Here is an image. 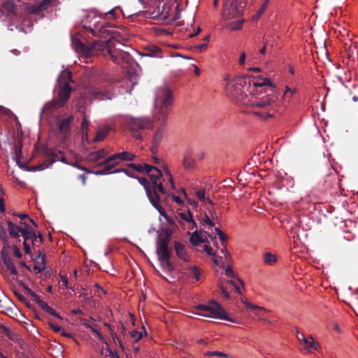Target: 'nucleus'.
<instances>
[{"label":"nucleus","instance_id":"1","mask_svg":"<svg viewBox=\"0 0 358 358\" xmlns=\"http://www.w3.org/2000/svg\"><path fill=\"white\" fill-rule=\"evenodd\" d=\"M174 98L171 90L167 87H161L155 92L152 109V120L149 118L129 117L127 120L128 127L136 138H141L138 129H150L154 124H167L169 115L171 112Z\"/></svg>","mask_w":358,"mask_h":358},{"label":"nucleus","instance_id":"2","mask_svg":"<svg viewBox=\"0 0 358 358\" xmlns=\"http://www.w3.org/2000/svg\"><path fill=\"white\" fill-rule=\"evenodd\" d=\"M217 236L222 241V248L220 251L213 252V249L205 245L203 250L208 255L212 256V260L214 264L218 266L222 267L224 269V275L227 279L222 278L219 281V292L225 298H229V294L227 292L228 285H231L234 287L235 291L237 293L241 292V288L243 287V282L238 278H237L231 270V268L227 265L229 262L230 257L227 251L225 241L227 240V235L220 231L218 228L215 229Z\"/></svg>","mask_w":358,"mask_h":358},{"label":"nucleus","instance_id":"3","mask_svg":"<svg viewBox=\"0 0 358 358\" xmlns=\"http://www.w3.org/2000/svg\"><path fill=\"white\" fill-rule=\"evenodd\" d=\"M277 99L274 87H268V90L259 91L255 87L250 88L248 94H245V99H243V102L253 108L264 110L262 112H254V114L261 119L266 120L273 115L275 109L273 106Z\"/></svg>","mask_w":358,"mask_h":358},{"label":"nucleus","instance_id":"4","mask_svg":"<svg viewBox=\"0 0 358 358\" xmlns=\"http://www.w3.org/2000/svg\"><path fill=\"white\" fill-rule=\"evenodd\" d=\"M71 80V72L64 71L58 78L57 96L52 101L46 103L43 108V113H51L64 106L69 100L71 94L69 82Z\"/></svg>","mask_w":358,"mask_h":358},{"label":"nucleus","instance_id":"5","mask_svg":"<svg viewBox=\"0 0 358 358\" xmlns=\"http://www.w3.org/2000/svg\"><path fill=\"white\" fill-rule=\"evenodd\" d=\"M7 224L8 233L11 237L15 238H19V234L21 233L24 238L23 245L24 252L26 255H31V248L29 244V240L31 237L34 236V245L38 244L40 243V240L36 239L35 235L33 234V232H31V227L26 222H21L20 226H17L10 221H8Z\"/></svg>","mask_w":358,"mask_h":358},{"label":"nucleus","instance_id":"6","mask_svg":"<svg viewBox=\"0 0 358 358\" xmlns=\"http://www.w3.org/2000/svg\"><path fill=\"white\" fill-rule=\"evenodd\" d=\"M225 80L227 94L243 101L245 99V94H248V79L239 76L234 78H226Z\"/></svg>","mask_w":358,"mask_h":358},{"label":"nucleus","instance_id":"7","mask_svg":"<svg viewBox=\"0 0 358 358\" xmlns=\"http://www.w3.org/2000/svg\"><path fill=\"white\" fill-rule=\"evenodd\" d=\"M201 313L197 315L219 320H227L234 322V320L228 317L226 311L222 306L215 301H210L207 304L199 305L196 307Z\"/></svg>","mask_w":358,"mask_h":358},{"label":"nucleus","instance_id":"8","mask_svg":"<svg viewBox=\"0 0 358 358\" xmlns=\"http://www.w3.org/2000/svg\"><path fill=\"white\" fill-rule=\"evenodd\" d=\"M103 15L95 10H90L82 20L83 26L93 35L96 36L105 27Z\"/></svg>","mask_w":358,"mask_h":358},{"label":"nucleus","instance_id":"9","mask_svg":"<svg viewBox=\"0 0 358 358\" xmlns=\"http://www.w3.org/2000/svg\"><path fill=\"white\" fill-rule=\"evenodd\" d=\"M245 1L226 0L222 11L223 18L227 20H231L241 17L245 8Z\"/></svg>","mask_w":358,"mask_h":358},{"label":"nucleus","instance_id":"10","mask_svg":"<svg viewBox=\"0 0 358 358\" xmlns=\"http://www.w3.org/2000/svg\"><path fill=\"white\" fill-rule=\"evenodd\" d=\"M9 248H2L1 257L3 260L2 270L6 275H10L12 280L16 279L15 276L17 275V271L15 268L14 264L8 256Z\"/></svg>","mask_w":358,"mask_h":358},{"label":"nucleus","instance_id":"11","mask_svg":"<svg viewBox=\"0 0 358 358\" xmlns=\"http://www.w3.org/2000/svg\"><path fill=\"white\" fill-rule=\"evenodd\" d=\"M149 178L152 184V187L155 191H159L162 193H164L163 185L161 182H158L160 177L162 176V173L155 166H150L148 168V172L146 173Z\"/></svg>","mask_w":358,"mask_h":358},{"label":"nucleus","instance_id":"12","mask_svg":"<svg viewBox=\"0 0 358 358\" xmlns=\"http://www.w3.org/2000/svg\"><path fill=\"white\" fill-rule=\"evenodd\" d=\"M134 157V155L129 152H122L111 155L104 161L103 164L106 166L113 167L120 161H131Z\"/></svg>","mask_w":358,"mask_h":358},{"label":"nucleus","instance_id":"13","mask_svg":"<svg viewBox=\"0 0 358 358\" xmlns=\"http://www.w3.org/2000/svg\"><path fill=\"white\" fill-rule=\"evenodd\" d=\"M121 43L117 41L110 40L107 45L108 52L114 62H117L119 57H122V51L117 46H120Z\"/></svg>","mask_w":358,"mask_h":358},{"label":"nucleus","instance_id":"14","mask_svg":"<svg viewBox=\"0 0 358 358\" xmlns=\"http://www.w3.org/2000/svg\"><path fill=\"white\" fill-rule=\"evenodd\" d=\"M157 254L159 256V259H164L168 264V268H171V264L169 262V251L168 248L167 242L165 240H161L157 245Z\"/></svg>","mask_w":358,"mask_h":358},{"label":"nucleus","instance_id":"15","mask_svg":"<svg viewBox=\"0 0 358 358\" xmlns=\"http://www.w3.org/2000/svg\"><path fill=\"white\" fill-rule=\"evenodd\" d=\"M248 90L250 88L257 87V90H268V88H266L265 87H272V82L266 78H258L256 80H252V83L250 80H248Z\"/></svg>","mask_w":358,"mask_h":358},{"label":"nucleus","instance_id":"16","mask_svg":"<svg viewBox=\"0 0 358 358\" xmlns=\"http://www.w3.org/2000/svg\"><path fill=\"white\" fill-rule=\"evenodd\" d=\"M157 126V130L155 131L153 136V143L155 145L152 147V150L154 152L157 149V145L162 141L164 135V127L166 124H155Z\"/></svg>","mask_w":358,"mask_h":358},{"label":"nucleus","instance_id":"17","mask_svg":"<svg viewBox=\"0 0 358 358\" xmlns=\"http://www.w3.org/2000/svg\"><path fill=\"white\" fill-rule=\"evenodd\" d=\"M83 324L85 327L90 329L100 341L106 343L103 336L100 332V328L93 321L84 320Z\"/></svg>","mask_w":358,"mask_h":358},{"label":"nucleus","instance_id":"18","mask_svg":"<svg viewBox=\"0 0 358 358\" xmlns=\"http://www.w3.org/2000/svg\"><path fill=\"white\" fill-rule=\"evenodd\" d=\"M176 218L179 223L182 222V221L186 222L189 224L188 228L193 229L195 226L192 215L189 210L185 213H179Z\"/></svg>","mask_w":358,"mask_h":358},{"label":"nucleus","instance_id":"19","mask_svg":"<svg viewBox=\"0 0 358 358\" xmlns=\"http://www.w3.org/2000/svg\"><path fill=\"white\" fill-rule=\"evenodd\" d=\"M38 255L34 259L35 261V269H37L38 271H43L45 269V255L43 254L40 250L36 251Z\"/></svg>","mask_w":358,"mask_h":358},{"label":"nucleus","instance_id":"20","mask_svg":"<svg viewBox=\"0 0 358 358\" xmlns=\"http://www.w3.org/2000/svg\"><path fill=\"white\" fill-rule=\"evenodd\" d=\"M73 121V117L69 116V117L62 120L59 124L60 133L65 137L69 133L70 125Z\"/></svg>","mask_w":358,"mask_h":358},{"label":"nucleus","instance_id":"21","mask_svg":"<svg viewBox=\"0 0 358 358\" xmlns=\"http://www.w3.org/2000/svg\"><path fill=\"white\" fill-rule=\"evenodd\" d=\"M234 21H231L226 25V27L231 31L239 30L242 29L244 20L241 17L234 19Z\"/></svg>","mask_w":358,"mask_h":358},{"label":"nucleus","instance_id":"22","mask_svg":"<svg viewBox=\"0 0 358 358\" xmlns=\"http://www.w3.org/2000/svg\"><path fill=\"white\" fill-rule=\"evenodd\" d=\"M302 344L304 345L305 350L308 352L316 350L318 347V343L311 336H308L307 338H303Z\"/></svg>","mask_w":358,"mask_h":358},{"label":"nucleus","instance_id":"23","mask_svg":"<svg viewBox=\"0 0 358 358\" xmlns=\"http://www.w3.org/2000/svg\"><path fill=\"white\" fill-rule=\"evenodd\" d=\"M31 231L35 235V237L36 238V239L40 240V243L37 245H34V243H33V241H34V236L31 237L30 239L29 240V244L31 246V252H32L33 251L35 252V251L38 250V248L40 247V245L43 243V237L40 232L35 231L31 227Z\"/></svg>","mask_w":358,"mask_h":358},{"label":"nucleus","instance_id":"24","mask_svg":"<svg viewBox=\"0 0 358 358\" xmlns=\"http://www.w3.org/2000/svg\"><path fill=\"white\" fill-rule=\"evenodd\" d=\"M206 234L201 231H195L192 234L190 237V241L194 245H197L200 243H203L206 241Z\"/></svg>","mask_w":358,"mask_h":358},{"label":"nucleus","instance_id":"25","mask_svg":"<svg viewBox=\"0 0 358 358\" xmlns=\"http://www.w3.org/2000/svg\"><path fill=\"white\" fill-rule=\"evenodd\" d=\"M109 131H110V127L108 125H106L104 127L99 128L96 131V135L94 138V141H103L108 135Z\"/></svg>","mask_w":358,"mask_h":358},{"label":"nucleus","instance_id":"26","mask_svg":"<svg viewBox=\"0 0 358 358\" xmlns=\"http://www.w3.org/2000/svg\"><path fill=\"white\" fill-rule=\"evenodd\" d=\"M27 292L30 294L32 300L34 301L42 310L45 311L48 308L49 306L41 300L36 293L29 289H27Z\"/></svg>","mask_w":358,"mask_h":358},{"label":"nucleus","instance_id":"27","mask_svg":"<svg viewBox=\"0 0 358 358\" xmlns=\"http://www.w3.org/2000/svg\"><path fill=\"white\" fill-rule=\"evenodd\" d=\"M107 153L104 150H100L94 152H92L88 156V159L90 162H96L101 159L104 158Z\"/></svg>","mask_w":358,"mask_h":358},{"label":"nucleus","instance_id":"28","mask_svg":"<svg viewBox=\"0 0 358 358\" xmlns=\"http://www.w3.org/2000/svg\"><path fill=\"white\" fill-rule=\"evenodd\" d=\"M155 207L157 209L159 214L164 217L169 225L173 228L176 226L174 220L166 213L164 209L160 205H157Z\"/></svg>","mask_w":358,"mask_h":358},{"label":"nucleus","instance_id":"29","mask_svg":"<svg viewBox=\"0 0 358 358\" xmlns=\"http://www.w3.org/2000/svg\"><path fill=\"white\" fill-rule=\"evenodd\" d=\"M104 47V45L100 43H96L93 45L91 49L87 47L83 48V51L85 54V57H90L91 55L93 54V52L96 50H101L103 49Z\"/></svg>","mask_w":358,"mask_h":358},{"label":"nucleus","instance_id":"30","mask_svg":"<svg viewBox=\"0 0 358 358\" xmlns=\"http://www.w3.org/2000/svg\"><path fill=\"white\" fill-rule=\"evenodd\" d=\"M188 274L189 275V276L195 278V280L196 281H199L201 278V270L195 266H189L188 269Z\"/></svg>","mask_w":358,"mask_h":358},{"label":"nucleus","instance_id":"31","mask_svg":"<svg viewBox=\"0 0 358 358\" xmlns=\"http://www.w3.org/2000/svg\"><path fill=\"white\" fill-rule=\"evenodd\" d=\"M195 161L189 153L185 154L183 159V165L185 169H192L194 166Z\"/></svg>","mask_w":358,"mask_h":358},{"label":"nucleus","instance_id":"32","mask_svg":"<svg viewBox=\"0 0 358 358\" xmlns=\"http://www.w3.org/2000/svg\"><path fill=\"white\" fill-rule=\"evenodd\" d=\"M278 259L275 255L267 252L264 255V262L268 265H273L277 262Z\"/></svg>","mask_w":358,"mask_h":358},{"label":"nucleus","instance_id":"33","mask_svg":"<svg viewBox=\"0 0 358 358\" xmlns=\"http://www.w3.org/2000/svg\"><path fill=\"white\" fill-rule=\"evenodd\" d=\"M174 247H175V250L176 251L178 256L180 259L187 260L184 246L180 243H176L174 245Z\"/></svg>","mask_w":358,"mask_h":358},{"label":"nucleus","instance_id":"34","mask_svg":"<svg viewBox=\"0 0 358 358\" xmlns=\"http://www.w3.org/2000/svg\"><path fill=\"white\" fill-rule=\"evenodd\" d=\"M0 239L3 241V246L2 248H9V244L8 242V236L6 231L0 223Z\"/></svg>","mask_w":358,"mask_h":358},{"label":"nucleus","instance_id":"35","mask_svg":"<svg viewBox=\"0 0 358 358\" xmlns=\"http://www.w3.org/2000/svg\"><path fill=\"white\" fill-rule=\"evenodd\" d=\"M0 239L3 241V246L2 248H9V244L8 242V236L6 231L0 223Z\"/></svg>","mask_w":358,"mask_h":358},{"label":"nucleus","instance_id":"36","mask_svg":"<svg viewBox=\"0 0 358 358\" xmlns=\"http://www.w3.org/2000/svg\"><path fill=\"white\" fill-rule=\"evenodd\" d=\"M157 191L154 190V193L150 189H148L146 192L147 195L154 206L159 205V196L156 193Z\"/></svg>","mask_w":358,"mask_h":358},{"label":"nucleus","instance_id":"37","mask_svg":"<svg viewBox=\"0 0 358 358\" xmlns=\"http://www.w3.org/2000/svg\"><path fill=\"white\" fill-rule=\"evenodd\" d=\"M196 197L205 204L208 203L210 204H213V202L210 199H206L205 197V190L203 189H199L196 192Z\"/></svg>","mask_w":358,"mask_h":358},{"label":"nucleus","instance_id":"38","mask_svg":"<svg viewBox=\"0 0 358 358\" xmlns=\"http://www.w3.org/2000/svg\"><path fill=\"white\" fill-rule=\"evenodd\" d=\"M0 334L7 336L8 338L11 340L15 339V336L13 333H12L8 328L0 324Z\"/></svg>","mask_w":358,"mask_h":358},{"label":"nucleus","instance_id":"39","mask_svg":"<svg viewBox=\"0 0 358 358\" xmlns=\"http://www.w3.org/2000/svg\"><path fill=\"white\" fill-rule=\"evenodd\" d=\"M118 7H115L110 10L108 12L102 13L103 19H116L117 17V10Z\"/></svg>","mask_w":358,"mask_h":358},{"label":"nucleus","instance_id":"40","mask_svg":"<svg viewBox=\"0 0 358 358\" xmlns=\"http://www.w3.org/2000/svg\"><path fill=\"white\" fill-rule=\"evenodd\" d=\"M215 220H217V218H214L213 217L210 218L207 214H205V215L202 218L203 222L206 225L209 226L210 227H213L215 225Z\"/></svg>","mask_w":358,"mask_h":358},{"label":"nucleus","instance_id":"41","mask_svg":"<svg viewBox=\"0 0 358 358\" xmlns=\"http://www.w3.org/2000/svg\"><path fill=\"white\" fill-rule=\"evenodd\" d=\"M208 40H209V36H207L204 38V41H206L205 43H203V44H199V45H196L194 46V48L198 51V52H201L203 50H205L206 49L207 46H208V44L207 43L208 42Z\"/></svg>","mask_w":358,"mask_h":358},{"label":"nucleus","instance_id":"42","mask_svg":"<svg viewBox=\"0 0 358 358\" xmlns=\"http://www.w3.org/2000/svg\"><path fill=\"white\" fill-rule=\"evenodd\" d=\"M296 92V89H291L289 87H286L285 92H284L283 97L286 99L287 97L290 98L293 94Z\"/></svg>","mask_w":358,"mask_h":358},{"label":"nucleus","instance_id":"43","mask_svg":"<svg viewBox=\"0 0 358 358\" xmlns=\"http://www.w3.org/2000/svg\"><path fill=\"white\" fill-rule=\"evenodd\" d=\"M130 335L135 342L138 341L143 336L142 332H138L136 331H131Z\"/></svg>","mask_w":358,"mask_h":358},{"label":"nucleus","instance_id":"44","mask_svg":"<svg viewBox=\"0 0 358 358\" xmlns=\"http://www.w3.org/2000/svg\"><path fill=\"white\" fill-rule=\"evenodd\" d=\"M135 167H136V169L137 171H138L139 172L146 173L148 172V168H150V166L148 165V164H144V165L138 164V165H135Z\"/></svg>","mask_w":358,"mask_h":358},{"label":"nucleus","instance_id":"45","mask_svg":"<svg viewBox=\"0 0 358 358\" xmlns=\"http://www.w3.org/2000/svg\"><path fill=\"white\" fill-rule=\"evenodd\" d=\"M247 308L251 310H266L264 307L252 305L250 303L246 304Z\"/></svg>","mask_w":358,"mask_h":358},{"label":"nucleus","instance_id":"46","mask_svg":"<svg viewBox=\"0 0 358 358\" xmlns=\"http://www.w3.org/2000/svg\"><path fill=\"white\" fill-rule=\"evenodd\" d=\"M138 180H139V182L144 187L146 192L148 191V189H150V182L148 181V180L146 178H141L138 179Z\"/></svg>","mask_w":358,"mask_h":358},{"label":"nucleus","instance_id":"47","mask_svg":"<svg viewBox=\"0 0 358 358\" xmlns=\"http://www.w3.org/2000/svg\"><path fill=\"white\" fill-rule=\"evenodd\" d=\"M89 125H90V121H88L85 117L83 120L82 125H81L83 134H87V127H89Z\"/></svg>","mask_w":358,"mask_h":358},{"label":"nucleus","instance_id":"48","mask_svg":"<svg viewBox=\"0 0 358 358\" xmlns=\"http://www.w3.org/2000/svg\"><path fill=\"white\" fill-rule=\"evenodd\" d=\"M69 281L66 276L62 275L61 280L59 281L60 287L68 288Z\"/></svg>","mask_w":358,"mask_h":358},{"label":"nucleus","instance_id":"49","mask_svg":"<svg viewBox=\"0 0 358 358\" xmlns=\"http://www.w3.org/2000/svg\"><path fill=\"white\" fill-rule=\"evenodd\" d=\"M46 313L52 315L57 318L61 319L60 316L52 309L51 307L48 306V308L45 310Z\"/></svg>","mask_w":358,"mask_h":358},{"label":"nucleus","instance_id":"50","mask_svg":"<svg viewBox=\"0 0 358 358\" xmlns=\"http://www.w3.org/2000/svg\"><path fill=\"white\" fill-rule=\"evenodd\" d=\"M267 6H268L267 5L262 3V7L257 12V14H256L257 17H259L264 13V12L266 10Z\"/></svg>","mask_w":358,"mask_h":358},{"label":"nucleus","instance_id":"51","mask_svg":"<svg viewBox=\"0 0 358 358\" xmlns=\"http://www.w3.org/2000/svg\"><path fill=\"white\" fill-rule=\"evenodd\" d=\"M49 325L50 327V328L55 331V332H59L62 331V328L55 325V324H53L52 322H49Z\"/></svg>","mask_w":358,"mask_h":358},{"label":"nucleus","instance_id":"52","mask_svg":"<svg viewBox=\"0 0 358 358\" xmlns=\"http://www.w3.org/2000/svg\"><path fill=\"white\" fill-rule=\"evenodd\" d=\"M206 355H209V356L215 355V356L227 357V355H225L222 352H218V351L208 352Z\"/></svg>","mask_w":358,"mask_h":358},{"label":"nucleus","instance_id":"53","mask_svg":"<svg viewBox=\"0 0 358 358\" xmlns=\"http://www.w3.org/2000/svg\"><path fill=\"white\" fill-rule=\"evenodd\" d=\"M245 58H246L245 53L244 52H241V56H240V59H239V64L241 65H243V64H245Z\"/></svg>","mask_w":358,"mask_h":358},{"label":"nucleus","instance_id":"54","mask_svg":"<svg viewBox=\"0 0 358 358\" xmlns=\"http://www.w3.org/2000/svg\"><path fill=\"white\" fill-rule=\"evenodd\" d=\"M13 252L17 257L20 258L22 257V254L17 246L13 247Z\"/></svg>","mask_w":358,"mask_h":358},{"label":"nucleus","instance_id":"55","mask_svg":"<svg viewBox=\"0 0 358 358\" xmlns=\"http://www.w3.org/2000/svg\"><path fill=\"white\" fill-rule=\"evenodd\" d=\"M8 302L7 300H1L0 299V312H4L5 311V305L6 303Z\"/></svg>","mask_w":358,"mask_h":358},{"label":"nucleus","instance_id":"56","mask_svg":"<svg viewBox=\"0 0 358 358\" xmlns=\"http://www.w3.org/2000/svg\"><path fill=\"white\" fill-rule=\"evenodd\" d=\"M172 199H173V201H174L176 203H177L179 205H181L183 203L182 201L181 200V199L178 196L173 195Z\"/></svg>","mask_w":358,"mask_h":358},{"label":"nucleus","instance_id":"57","mask_svg":"<svg viewBox=\"0 0 358 358\" xmlns=\"http://www.w3.org/2000/svg\"><path fill=\"white\" fill-rule=\"evenodd\" d=\"M350 44L349 45V50L353 53L354 49L356 48L357 42H353L352 40H350Z\"/></svg>","mask_w":358,"mask_h":358},{"label":"nucleus","instance_id":"58","mask_svg":"<svg viewBox=\"0 0 358 358\" xmlns=\"http://www.w3.org/2000/svg\"><path fill=\"white\" fill-rule=\"evenodd\" d=\"M113 339L116 345L118 343L120 347L124 349L121 341L116 336H113Z\"/></svg>","mask_w":358,"mask_h":358},{"label":"nucleus","instance_id":"59","mask_svg":"<svg viewBox=\"0 0 358 358\" xmlns=\"http://www.w3.org/2000/svg\"><path fill=\"white\" fill-rule=\"evenodd\" d=\"M108 351L110 358H120L119 355L116 352H113L110 349H108Z\"/></svg>","mask_w":358,"mask_h":358},{"label":"nucleus","instance_id":"60","mask_svg":"<svg viewBox=\"0 0 358 358\" xmlns=\"http://www.w3.org/2000/svg\"><path fill=\"white\" fill-rule=\"evenodd\" d=\"M167 176H168V182L170 184L171 187L173 189L174 188L173 179L169 173H167Z\"/></svg>","mask_w":358,"mask_h":358},{"label":"nucleus","instance_id":"61","mask_svg":"<svg viewBox=\"0 0 358 358\" xmlns=\"http://www.w3.org/2000/svg\"><path fill=\"white\" fill-rule=\"evenodd\" d=\"M296 338L302 343H303V338H306L304 335L299 331H297L296 334Z\"/></svg>","mask_w":358,"mask_h":358},{"label":"nucleus","instance_id":"62","mask_svg":"<svg viewBox=\"0 0 358 358\" xmlns=\"http://www.w3.org/2000/svg\"><path fill=\"white\" fill-rule=\"evenodd\" d=\"M0 112L2 114H8V113H11V111L9 109L6 108L2 106H0Z\"/></svg>","mask_w":358,"mask_h":358},{"label":"nucleus","instance_id":"63","mask_svg":"<svg viewBox=\"0 0 358 358\" xmlns=\"http://www.w3.org/2000/svg\"><path fill=\"white\" fill-rule=\"evenodd\" d=\"M266 51V43H265L264 45L259 50V52L261 55H264Z\"/></svg>","mask_w":358,"mask_h":358},{"label":"nucleus","instance_id":"64","mask_svg":"<svg viewBox=\"0 0 358 358\" xmlns=\"http://www.w3.org/2000/svg\"><path fill=\"white\" fill-rule=\"evenodd\" d=\"M15 295L17 296V298H18L20 301H24V296H23L22 294H21L20 293L17 292H15Z\"/></svg>","mask_w":358,"mask_h":358}]
</instances>
